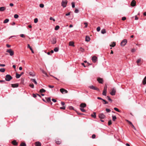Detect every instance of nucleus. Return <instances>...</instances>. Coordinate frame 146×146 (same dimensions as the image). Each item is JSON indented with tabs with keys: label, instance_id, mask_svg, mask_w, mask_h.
<instances>
[{
	"label": "nucleus",
	"instance_id": "nucleus-1",
	"mask_svg": "<svg viewBox=\"0 0 146 146\" xmlns=\"http://www.w3.org/2000/svg\"><path fill=\"white\" fill-rule=\"evenodd\" d=\"M12 79V77L9 74H7L5 76V80L7 81H9Z\"/></svg>",
	"mask_w": 146,
	"mask_h": 146
},
{
	"label": "nucleus",
	"instance_id": "nucleus-2",
	"mask_svg": "<svg viewBox=\"0 0 146 146\" xmlns=\"http://www.w3.org/2000/svg\"><path fill=\"white\" fill-rule=\"evenodd\" d=\"M107 87V86L105 85V86L104 88V90L102 93L103 95L105 96H106V95Z\"/></svg>",
	"mask_w": 146,
	"mask_h": 146
},
{
	"label": "nucleus",
	"instance_id": "nucleus-3",
	"mask_svg": "<svg viewBox=\"0 0 146 146\" xmlns=\"http://www.w3.org/2000/svg\"><path fill=\"white\" fill-rule=\"evenodd\" d=\"M67 3L68 1L66 0L64 1H62L61 3V5L63 7L65 8L66 7Z\"/></svg>",
	"mask_w": 146,
	"mask_h": 146
},
{
	"label": "nucleus",
	"instance_id": "nucleus-4",
	"mask_svg": "<svg viewBox=\"0 0 146 146\" xmlns=\"http://www.w3.org/2000/svg\"><path fill=\"white\" fill-rule=\"evenodd\" d=\"M127 42V39L123 40L121 43V46H124L126 44Z\"/></svg>",
	"mask_w": 146,
	"mask_h": 146
},
{
	"label": "nucleus",
	"instance_id": "nucleus-5",
	"mask_svg": "<svg viewBox=\"0 0 146 146\" xmlns=\"http://www.w3.org/2000/svg\"><path fill=\"white\" fill-rule=\"evenodd\" d=\"M6 52L9 53L10 55L11 56H12L14 55V52L11 49H7Z\"/></svg>",
	"mask_w": 146,
	"mask_h": 146
},
{
	"label": "nucleus",
	"instance_id": "nucleus-6",
	"mask_svg": "<svg viewBox=\"0 0 146 146\" xmlns=\"http://www.w3.org/2000/svg\"><path fill=\"white\" fill-rule=\"evenodd\" d=\"M89 87L91 89L93 90H97L98 91H100V90L99 89L96 87L94 86L93 85L90 86Z\"/></svg>",
	"mask_w": 146,
	"mask_h": 146
},
{
	"label": "nucleus",
	"instance_id": "nucleus-7",
	"mask_svg": "<svg viewBox=\"0 0 146 146\" xmlns=\"http://www.w3.org/2000/svg\"><path fill=\"white\" fill-rule=\"evenodd\" d=\"M99 117L101 119H104L105 117L106 116L103 113H101L99 114Z\"/></svg>",
	"mask_w": 146,
	"mask_h": 146
},
{
	"label": "nucleus",
	"instance_id": "nucleus-8",
	"mask_svg": "<svg viewBox=\"0 0 146 146\" xmlns=\"http://www.w3.org/2000/svg\"><path fill=\"white\" fill-rule=\"evenodd\" d=\"M98 58L96 56H93L92 58V60L94 63H95L96 62V61L97 60Z\"/></svg>",
	"mask_w": 146,
	"mask_h": 146
},
{
	"label": "nucleus",
	"instance_id": "nucleus-9",
	"mask_svg": "<svg viewBox=\"0 0 146 146\" xmlns=\"http://www.w3.org/2000/svg\"><path fill=\"white\" fill-rule=\"evenodd\" d=\"M116 90L114 88L113 89L111 92H110V94L112 96H114L115 94Z\"/></svg>",
	"mask_w": 146,
	"mask_h": 146
},
{
	"label": "nucleus",
	"instance_id": "nucleus-10",
	"mask_svg": "<svg viewBox=\"0 0 146 146\" xmlns=\"http://www.w3.org/2000/svg\"><path fill=\"white\" fill-rule=\"evenodd\" d=\"M60 92L63 94L67 93L68 91L66 90L63 88H61L60 90Z\"/></svg>",
	"mask_w": 146,
	"mask_h": 146
},
{
	"label": "nucleus",
	"instance_id": "nucleus-11",
	"mask_svg": "<svg viewBox=\"0 0 146 146\" xmlns=\"http://www.w3.org/2000/svg\"><path fill=\"white\" fill-rule=\"evenodd\" d=\"M45 98L46 100V102L49 103L51 104H52V103L51 101V99L50 97L48 98Z\"/></svg>",
	"mask_w": 146,
	"mask_h": 146
},
{
	"label": "nucleus",
	"instance_id": "nucleus-12",
	"mask_svg": "<svg viewBox=\"0 0 146 146\" xmlns=\"http://www.w3.org/2000/svg\"><path fill=\"white\" fill-rule=\"evenodd\" d=\"M19 84L18 83L11 84V86L13 88H17L18 87Z\"/></svg>",
	"mask_w": 146,
	"mask_h": 146
},
{
	"label": "nucleus",
	"instance_id": "nucleus-13",
	"mask_svg": "<svg viewBox=\"0 0 146 146\" xmlns=\"http://www.w3.org/2000/svg\"><path fill=\"white\" fill-rule=\"evenodd\" d=\"M97 80L100 83H103V79L100 78H99L97 79Z\"/></svg>",
	"mask_w": 146,
	"mask_h": 146
},
{
	"label": "nucleus",
	"instance_id": "nucleus-14",
	"mask_svg": "<svg viewBox=\"0 0 146 146\" xmlns=\"http://www.w3.org/2000/svg\"><path fill=\"white\" fill-rule=\"evenodd\" d=\"M131 5L132 6H134L136 5V2L134 0H133L131 3Z\"/></svg>",
	"mask_w": 146,
	"mask_h": 146
},
{
	"label": "nucleus",
	"instance_id": "nucleus-15",
	"mask_svg": "<svg viewBox=\"0 0 146 146\" xmlns=\"http://www.w3.org/2000/svg\"><path fill=\"white\" fill-rule=\"evenodd\" d=\"M51 42L52 44H54L56 42V39L55 38H53L51 40Z\"/></svg>",
	"mask_w": 146,
	"mask_h": 146
},
{
	"label": "nucleus",
	"instance_id": "nucleus-16",
	"mask_svg": "<svg viewBox=\"0 0 146 146\" xmlns=\"http://www.w3.org/2000/svg\"><path fill=\"white\" fill-rule=\"evenodd\" d=\"M86 104L85 103H82L80 105V106L81 107L84 108L86 106Z\"/></svg>",
	"mask_w": 146,
	"mask_h": 146
},
{
	"label": "nucleus",
	"instance_id": "nucleus-17",
	"mask_svg": "<svg viewBox=\"0 0 146 146\" xmlns=\"http://www.w3.org/2000/svg\"><path fill=\"white\" fill-rule=\"evenodd\" d=\"M35 145L36 146H41V143L39 141H37L35 143Z\"/></svg>",
	"mask_w": 146,
	"mask_h": 146
},
{
	"label": "nucleus",
	"instance_id": "nucleus-18",
	"mask_svg": "<svg viewBox=\"0 0 146 146\" xmlns=\"http://www.w3.org/2000/svg\"><path fill=\"white\" fill-rule=\"evenodd\" d=\"M29 75L32 76H35V74L34 72H31L29 73Z\"/></svg>",
	"mask_w": 146,
	"mask_h": 146
},
{
	"label": "nucleus",
	"instance_id": "nucleus-19",
	"mask_svg": "<svg viewBox=\"0 0 146 146\" xmlns=\"http://www.w3.org/2000/svg\"><path fill=\"white\" fill-rule=\"evenodd\" d=\"M90 37L88 36H86L85 38V41H86L88 42L90 41Z\"/></svg>",
	"mask_w": 146,
	"mask_h": 146
},
{
	"label": "nucleus",
	"instance_id": "nucleus-20",
	"mask_svg": "<svg viewBox=\"0 0 146 146\" xmlns=\"http://www.w3.org/2000/svg\"><path fill=\"white\" fill-rule=\"evenodd\" d=\"M12 143L13 145H18L17 143L15 140L12 141Z\"/></svg>",
	"mask_w": 146,
	"mask_h": 146
},
{
	"label": "nucleus",
	"instance_id": "nucleus-21",
	"mask_svg": "<svg viewBox=\"0 0 146 146\" xmlns=\"http://www.w3.org/2000/svg\"><path fill=\"white\" fill-rule=\"evenodd\" d=\"M74 43L73 41H70L69 42V45L70 46H74Z\"/></svg>",
	"mask_w": 146,
	"mask_h": 146
},
{
	"label": "nucleus",
	"instance_id": "nucleus-22",
	"mask_svg": "<svg viewBox=\"0 0 146 146\" xmlns=\"http://www.w3.org/2000/svg\"><path fill=\"white\" fill-rule=\"evenodd\" d=\"M6 9V8L4 7H0V11H3Z\"/></svg>",
	"mask_w": 146,
	"mask_h": 146
},
{
	"label": "nucleus",
	"instance_id": "nucleus-23",
	"mask_svg": "<svg viewBox=\"0 0 146 146\" xmlns=\"http://www.w3.org/2000/svg\"><path fill=\"white\" fill-rule=\"evenodd\" d=\"M115 42H113L111 44H110V46L112 47H114L115 46Z\"/></svg>",
	"mask_w": 146,
	"mask_h": 146
},
{
	"label": "nucleus",
	"instance_id": "nucleus-24",
	"mask_svg": "<svg viewBox=\"0 0 146 146\" xmlns=\"http://www.w3.org/2000/svg\"><path fill=\"white\" fill-rule=\"evenodd\" d=\"M142 82L144 85H145L146 84V76L145 77L143 80Z\"/></svg>",
	"mask_w": 146,
	"mask_h": 146
},
{
	"label": "nucleus",
	"instance_id": "nucleus-25",
	"mask_svg": "<svg viewBox=\"0 0 146 146\" xmlns=\"http://www.w3.org/2000/svg\"><path fill=\"white\" fill-rule=\"evenodd\" d=\"M91 115L92 117H93L94 118H96V113L95 112H94L93 114H92Z\"/></svg>",
	"mask_w": 146,
	"mask_h": 146
},
{
	"label": "nucleus",
	"instance_id": "nucleus-26",
	"mask_svg": "<svg viewBox=\"0 0 146 146\" xmlns=\"http://www.w3.org/2000/svg\"><path fill=\"white\" fill-rule=\"evenodd\" d=\"M31 80L35 84H37V82L35 79H31Z\"/></svg>",
	"mask_w": 146,
	"mask_h": 146
},
{
	"label": "nucleus",
	"instance_id": "nucleus-27",
	"mask_svg": "<svg viewBox=\"0 0 146 146\" xmlns=\"http://www.w3.org/2000/svg\"><path fill=\"white\" fill-rule=\"evenodd\" d=\"M101 33L102 34H104L106 33V30L104 29H102L101 31Z\"/></svg>",
	"mask_w": 146,
	"mask_h": 146
},
{
	"label": "nucleus",
	"instance_id": "nucleus-28",
	"mask_svg": "<svg viewBox=\"0 0 146 146\" xmlns=\"http://www.w3.org/2000/svg\"><path fill=\"white\" fill-rule=\"evenodd\" d=\"M112 120L114 121H115L117 119L116 116L115 115H113L112 116Z\"/></svg>",
	"mask_w": 146,
	"mask_h": 146
},
{
	"label": "nucleus",
	"instance_id": "nucleus-29",
	"mask_svg": "<svg viewBox=\"0 0 146 146\" xmlns=\"http://www.w3.org/2000/svg\"><path fill=\"white\" fill-rule=\"evenodd\" d=\"M60 28V27L58 25L56 26L54 29L55 30L57 31Z\"/></svg>",
	"mask_w": 146,
	"mask_h": 146
},
{
	"label": "nucleus",
	"instance_id": "nucleus-30",
	"mask_svg": "<svg viewBox=\"0 0 146 146\" xmlns=\"http://www.w3.org/2000/svg\"><path fill=\"white\" fill-rule=\"evenodd\" d=\"M21 76V75H20V74H18L17 73L16 74V78H19Z\"/></svg>",
	"mask_w": 146,
	"mask_h": 146
},
{
	"label": "nucleus",
	"instance_id": "nucleus-31",
	"mask_svg": "<svg viewBox=\"0 0 146 146\" xmlns=\"http://www.w3.org/2000/svg\"><path fill=\"white\" fill-rule=\"evenodd\" d=\"M9 21V20L8 19H5L3 22V23H8Z\"/></svg>",
	"mask_w": 146,
	"mask_h": 146
},
{
	"label": "nucleus",
	"instance_id": "nucleus-32",
	"mask_svg": "<svg viewBox=\"0 0 146 146\" xmlns=\"http://www.w3.org/2000/svg\"><path fill=\"white\" fill-rule=\"evenodd\" d=\"M46 91V90L44 89H42L40 90V93H43Z\"/></svg>",
	"mask_w": 146,
	"mask_h": 146
},
{
	"label": "nucleus",
	"instance_id": "nucleus-33",
	"mask_svg": "<svg viewBox=\"0 0 146 146\" xmlns=\"http://www.w3.org/2000/svg\"><path fill=\"white\" fill-rule=\"evenodd\" d=\"M5 71V69L4 68H1L0 69V72H4Z\"/></svg>",
	"mask_w": 146,
	"mask_h": 146
},
{
	"label": "nucleus",
	"instance_id": "nucleus-34",
	"mask_svg": "<svg viewBox=\"0 0 146 146\" xmlns=\"http://www.w3.org/2000/svg\"><path fill=\"white\" fill-rule=\"evenodd\" d=\"M42 72L43 73L45 74L46 76H48V75H47V74L44 70H42Z\"/></svg>",
	"mask_w": 146,
	"mask_h": 146
},
{
	"label": "nucleus",
	"instance_id": "nucleus-35",
	"mask_svg": "<svg viewBox=\"0 0 146 146\" xmlns=\"http://www.w3.org/2000/svg\"><path fill=\"white\" fill-rule=\"evenodd\" d=\"M56 143L57 144L60 145L61 143V142L60 141H56Z\"/></svg>",
	"mask_w": 146,
	"mask_h": 146
},
{
	"label": "nucleus",
	"instance_id": "nucleus-36",
	"mask_svg": "<svg viewBox=\"0 0 146 146\" xmlns=\"http://www.w3.org/2000/svg\"><path fill=\"white\" fill-rule=\"evenodd\" d=\"M59 49L57 47H55L54 49V51L55 52H57L58 51Z\"/></svg>",
	"mask_w": 146,
	"mask_h": 146
},
{
	"label": "nucleus",
	"instance_id": "nucleus-37",
	"mask_svg": "<svg viewBox=\"0 0 146 146\" xmlns=\"http://www.w3.org/2000/svg\"><path fill=\"white\" fill-rule=\"evenodd\" d=\"M104 103H103L104 104H108V102H107L105 100L103 99L102 100Z\"/></svg>",
	"mask_w": 146,
	"mask_h": 146
},
{
	"label": "nucleus",
	"instance_id": "nucleus-38",
	"mask_svg": "<svg viewBox=\"0 0 146 146\" xmlns=\"http://www.w3.org/2000/svg\"><path fill=\"white\" fill-rule=\"evenodd\" d=\"M107 98H108V100L111 102H112V100L111 99L110 97L109 96H107Z\"/></svg>",
	"mask_w": 146,
	"mask_h": 146
},
{
	"label": "nucleus",
	"instance_id": "nucleus-39",
	"mask_svg": "<svg viewBox=\"0 0 146 146\" xmlns=\"http://www.w3.org/2000/svg\"><path fill=\"white\" fill-rule=\"evenodd\" d=\"M26 145L25 143L22 142L21 144V146H26Z\"/></svg>",
	"mask_w": 146,
	"mask_h": 146
},
{
	"label": "nucleus",
	"instance_id": "nucleus-40",
	"mask_svg": "<svg viewBox=\"0 0 146 146\" xmlns=\"http://www.w3.org/2000/svg\"><path fill=\"white\" fill-rule=\"evenodd\" d=\"M38 21V19L37 18H35L34 20V22L35 23H36Z\"/></svg>",
	"mask_w": 146,
	"mask_h": 146
},
{
	"label": "nucleus",
	"instance_id": "nucleus-41",
	"mask_svg": "<svg viewBox=\"0 0 146 146\" xmlns=\"http://www.w3.org/2000/svg\"><path fill=\"white\" fill-rule=\"evenodd\" d=\"M71 4H72V8H74L75 6L74 3V2H72V3Z\"/></svg>",
	"mask_w": 146,
	"mask_h": 146
},
{
	"label": "nucleus",
	"instance_id": "nucleus-42",
	"mask_svg": "<svg viewBox=\"0 0 146 146\" xmlns=\"http://www.w3.org/2000/svg\"><path fill=\"white\" fill-rule=\"evenodd\" d=\"M19 17V15L17 14H15L14 15V17L15 19H17Z\"/></svg>",
	"mask_w": 146,
	"mask_h": 146
},
{
	"label": "nucleus",
	"instance_id": "nucleus-43",
	"mask_svg": "<svg viewBox=\"0 0 146 146\" xmlns=\"http://www.w3.org/2000/svg\"><path fill=\"white\" fill-rule=\"evenodd\" d=\"M114 109L116 111H117V112H120V111H119V109L116 108H114Z\"/></svg>",
	"mask_w": 146,
	"mask_h": 146
},
{
	"label": "nucleus",
	"instance_id": "nucleus-44",
	"mask_svg": "<svg viewBox=\"0 0 146 146\" xmlns=\"http://www.w3.org/2000/svg\"><path fill=\"white\" fill-rule=\"evenodd\" d=\"M80 110L83 112H86V110L84 108H80Z\"/></svg>",
	"mask_w": 146,
	"mask_h": 146
},
{
	"label": "nucleus",
	"instance_id": "nucleus-45",
	"mask_svg": "<svg viewBox=\"0 0 146 146\" xmlns=\"http://www.w3.org/2000/svg\"><path fill=\"white\" fill-rule=\"evenodd\" d=\"M111 124H112V122H111V120H109L108 122V125H111Z\"/></svg>",
	"mask_w": 146,
	"mask_h": 146
},
{
	"label": "nucleus",
	"instance_id": "nucleus-46",
	"mask_svg": "<svg viewBox=\"0 0 146 146\" xmlns=\"http://www.w3.org/2000/svg\"><path fill=\"white\" fill-rule=\"evenodd\" d=\"M39 6L41 8H43L44 7V5L42 4H40Z\"/></svg>",
	"mask_w": 146,
	"mask_h": 146
},
{
	"label": "nucleus",
	"instance_id": "nucleus-47",
	"mask_svg": "<svg viewBox=\"0 0 146 146\" xmlns=\"http://www.w3.org/2000/svg\"><path fill=\"white\" fill-rule=\"evenodd\" d=\"M106 111L108 113H109V112H110L111 111V110L109 109H106Z\"/></svg>",
	"mask_w": 146,
	"mask_h": 146
},
{
	"label": "nucleus",
	"instance_id": "nucleus-48",
	"mask_svg": "<svg viewBox=\"0 0 146 146\" xmlns=\"http://www.w3.org/2000/svg\"><path fill=\"white\" fill-rule=\"evenodd\" d=\"M29 86L32 88H33L34 87V85L33 84H30Z\"/></svg>",
	"mask_w": 146,
	"mask_h": 146
},
{
	"label": "nucleus",
	"instance_id": "nucleus-49",
	"mask_svg": "<svg viewBox=\"0 0 146 146\" xmlns=\"http://www.w3.org/2000/svg\"><path fill=\"white\" fill-rule=\"evenodd\" d=\"M79 12V10L78 9H76L74 11V13H78Z\"/></svg>",
	"mask_w": 146,
	"mask_h": 146
},
{
	"label": "nucleus",
	"instance_id": "nucleus-50",
	"mask_svg": "<svg viewBox=\"0 0 146 146\" xmlns=\"http://www.w3.org/2000/svg\"><path fill=\"white\" fill-rule=\"evenodd\" d=\"M97 31L99 32L100 31V29L99 27H97L96 29Z\"/></svg>",
	"mask_w": 146,
	"mask_h": 146
},
{
	"label": "nucleus",
	"instance_id": "nucleus-51",
	"mask_svg": "<svg viewBox=\"0 0 146 146\" xmlns=\"http://www.w3.org/2000/svg\"><path fill=\"white\" fill-rule=\"evenodd\" d=\"M84 24L85 25V26H84V28H86L88 26L87 23L85 22L84 23Z\"/></svg>",
	"mask_w": 146,
	"mask_h": 146
},
{
	"label": "nucleus",
	"instance_id": "nucleus-52",
	"mask_svg": "<svg viewBox=\"0 0 146 146\" xmlns=\"http://www.w3.org/2000/svg\"><path fill=\"white\" fill-rule=\"evenodd\" d=\"M50 20H53L54 21H55V20L53 17H50Z\"/></svg>",
	"mask_w": 146,
	"mask_h": 146
},
{
	"label": "nucleus",
	"instance_id": "nucleus-53",
	"mask_svg": "<svg viewBox=\"0 0 146 146\" xmlns=\"http://www.w3.org/2000/svg\"><path fill=\"white\" fill-rule=\"evenodd\" d=\"M27 47L29 48L30 50L32 49V48L30 46V45L29 44H27Z\"/></svg>",
	"mask_w": 146,
	"mask_h": 146
},
{
	"label": "nucleus",
	"instance_id": "nucleus-54",
	"mask_svg": "<svg viewBox=\"0 0 146 146\" xmlns=\"http://www.w3.org/2000/svg\"><path fill=\"white\" fill-rule=\"evenodd\" d=\"M20 36L22 38H25V36L24 35H23V34H21L20 35Z\"/></svg>",
	"mask_w": 146,
	"mask_h": 146
},
{
	"label": "nucleus",
	"instance_id": "nucleus-55",
	"mask_svg": "<svg viewBox=\"0 0 146 146\" xmlns=\"http://www.w3.org/2000/svg\"><path fill=\"white\" fill-rule=\"evenodd\" d=\"M141 60L140 59H139L137 60L136 62L137 63H138L140 62Z\"/></svg>",
	"mask_w": 146,
	"mask_h": 146
},
{
	"label": "nucleus",
	"instance_id": "nucleus-56",
	"mask_svg": "<svg viewBox=\"0 0 146 146\" xmlns=\"http://www.w3.org/2000/svg\"><path fill=\"white\" fill-rule=\"evenodd\" d=\"M65 107L64 106H63V107H60V109H63V110H65Z\"/></svg>",
	"mask_w": 146,
	"mask_h": 146
},
{
	"label": "nucleus",
	"instance_id": "nucleus-57",
	"mask_svg": "<svg viewBox=\"0 0 146 146\" xmlns=\"http://www.w3.org/2000/svg\"><path fill=\"white\" fill-rule=\"evenodd\" d=\"M52 101L54 102H56L57 101L56 100V99L54 98L52 99Z\"/></svg>",
	"mask_w": 146,
	"mask_h": 146
},
{
	"label": "nucleus",
	"instance_id": "nucleus-58",
	"mask_svg": "<svg viewBox=\"0 0 146 146\" xmlns=\"http://www.w3.org/2000/svg\"><path fill=\"white\" fill-rule=\"evenodd\" d=\"M48 86L50 88H52L54 87V86H51L50 85H49Z\"/></svg>",
	"mask_w": 146,
	"mask_h": 146
},
{
	"label": "nucleus",
	"instance_id": "nucleus-59",
	"mask_svg": "<svg viewBox=\"0 0 146 146\" xmlns=\"http://www.w3.org/2000/svg\"><path fill=\"white\" fill-rule=\"evenodd\" d=\"M126 17H122V20L123 21H124L125 20H126Z\"/></svg>",
	"mask_w": 146,
	"mask_h": 146
},
{
	"label": "nucleus",
	"instance_id": "nucleus-60",
	"mask_svg": "<svg viewBox=\"0 0 146 146\" xmlns=\"http://www.w3.org/2000/svg\"><path fill=\"white\" fill-rule=\"evenodd\" d=\"M96 137V135L95 134H93L92 136V138L93 139H94Z\"/></svg>",
	"mask_w": 146,
	"mask_h": 146
},
{
	"label": "nucleus",
	"instance_id": "nucleus-61",
	"mask_svg": "<svg viewBox=\"0 0 146 146\" xmlns=\"http://www.w3.org/2000/svg\"><path fill=\"white\" fill-rule=\"evenodd\" d=\"M77 114L78 115H84V114L82 113H80L79 112H77Z\"/></svg>",
	"mask_w": 146,
	"mask_h": 146
},
{
	"label": "nucleus",
	"instance_id": "nucleus-62",
	"mask_svg": "<svg viewBox=\"0 0 146 146\" xmlns=\"http://www.w3.org/2000/svg\"><path fill=\"white\" fill-rule=\"evenodd\" d=\"M61 104L62 106H64V105L65 104V103L63 102H61Z\"/></svg>",
	"mask_w": 146,
	"mask_h": 146
},
{
	"label": "nucleus",
	"instance_id": "nucleus-63",
	"mask_svg": "<svg viewBox=\"0 0 146 146\" xmlns=\"http://www.w3.org/2000/svg\"><path fill=\"white\" fill-rule=\"evenodd\" d=\"M135 50L134 49H132L131 50V52H134L135 51Z\"/></svg>",
	"mask_w": 146,
	"mask_h": 146
},
{
	"label": "nucleus",
	"instance_id": "nucleus-64",
	"mask_svg": "<svg viewBox=\"0 0 146 146\" xmlns=\"http://www.w3.org/2000/svg\"><path fill=\"white\" fill-rule=\"evenodd\" d=\"M138 19V18L137 17V16H135V20H137Z\"/></svg>",
	"mask_w": 146,
	"mask_h": 146
}]
</instances>
